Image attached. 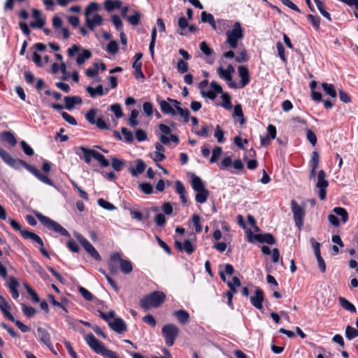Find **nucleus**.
<instances>
[{
  "label": "nucleus",
  "instance_id": "nucleus-1",
  "mask_svg": "<svg viewBox=\"0 0 358 358\" xmlns=\"http://www.w3.org/2000/svg\"><path fill=\"white\" fill-rule=\"evenodd\" d=\"M99 8V6L96 2L90 3L85 8L84 13L85 25L91 31H94L96 26H101L103 24V19L101 15L96 13L91 17L92 14L96 12Z\"/></svg>",
  "mask_w": 358,
  "mask_h": 358
},
{
  "label": "nucleus",
  "instance_id": "nucleus-2",
  "mask_svg": "<svg viewBox=\"0 0 358 358\" xmlns=\"http://www.w3.org/2000/svg\"><path fill=\"white\" fill-rule=\"evenodd\" d=\"M165 298L164 292L155 291L142 298L140 301V306L145 310L151 308H157L164 302Z\"/></svg>",
  "mask_w": 358,
  "mask_h": 358
},
{
  "label": "nucleus",
  "instance_id": "nucleus-3",
  "mask_svg": "<svg viewBox=\"0 0 358 358\" xmlns=\"http://www.w3.org/2000/svg\"><path fill=\"white\" fill-rule=\"evenodd\" d=\"M227 39L225 43L232 49L238 47V43L244 37L243 29L240 22L234 23L233 28L226 32Z\"/></svg>",
  "mask_w": 358,
  "mask_h": 358
},
{
  "label": "nucleus",
  "instance_id": "nucleus-4",
  "mask_svg": "<svg viewBox=\"0 0 358 358\" xmlns=\"http://www.w3.org/2000/svg\"><path fill=\"white\" fill-rule=\"evenodd\" d=\"M36 217L39 221L45 225L48 229L54 230L55 232H57L64 236L70 237V234L69 231L57 222L51 220L48 217L42 215L41 213H37Z\"/></svg>",
  "mask_w": 358,
  "mask_h": 358
},
{
  "label": "nucleus",
  "instance_id": "nucleus-5",
  "mask_svg": "<svg viewBox=\"0 0 358 358\" xmlns=\"http://www.w3.org/2000/svg\"><path fill=\"white\" fill-rule=\"evenodd\" d=\"M162 332L164 337L166 344L168 346H172L174 344L176 338L178 336L179 329L175 324H169L162 327Z\"/></svg>",
  "mask_w": 358,
  "mask_h": 358
},
{
  "label": "nucleus",
  "instance_id": "nucleus-6",
  "mask_svg": "<svg viewBox=\"0 0 358 358\" xmlns=\"http://www.w3.org/2000/svg\"><path fill=\"white\" fill-rule=\"evenodd\" d=\"M291 209L294 215V220L296 226L301 229L303 224V220L306 215L304 207H301L298 203L292 200L291 202Z\"/></svg>",
  "mask_w": 358,
  "mask_h": 358
},
{
  "label": "nucleus",
  "instance_id": "nucleus-7",
  "mask_svg": "<svg viewBox=\"0 0 358 358\" xmlns=\"http://www.w3.org/2000/svg\"><path fill=\"white\" fill-rule=\"evenodd\" d=\"M98 110L96 108H91L87 113L85 118L91 124H95L99 129H109V125L105 122L103 116L99 117L95 120Z\"/></svg>",
  "mask_w": 358,
  "mask_h": 358
},
{
  "label": "nucleus",
  "instance_id": "nucleus-8",
  "mask_svg": "<svg viewBox=\"0 0 358 358\" xmlns=\"http://www.w3.org/2000/svg\"><path fill=\"white\" fill-rule=\"evenodd\" d=\"M85 340L87 345L97 354L102 356L107 351V348L104 345L99 341L92 334H88L85 336Z\"/></svg>",
  "mask_w": 358,
  "mask_h": 358
},
{
  "label": "nucleus",
  "instance_id": "nucleus-9",
  "mask_svg": "<svg viewBox=\"0 0 358 358\" xmlns=\"http://www.w3.org/2000/svg\"><path fill=\"white\" fill-rule=\"evenodd\" d=\"M76 238L84 249L96 260H101V257L94 247L81 234H76Z\"/></svg>",
  "mask_w": 358,
  "mask_h": 358
},
{
  "label": "nucleus",
  "instance_id": "nucleus-10",
  "mask_svg": "<svg viewBox=\"0 0 358 358\" xmlns=\"http://www.w3.org/2000/svg\"><path fill=\"white\" fill-rule=\"evenodd\" d=\"M111 259L118 261L120 270L124 274H129L133 269L132 264L130 261L121 258V255L118 252L111 255Z\"/></svg>",
  "mask_w": 358,
  "mask_h": 358
},
{
  "label": "nucleus",
  "instance_id": "nucleus-11",
  "mask_svg": "<svg viewBox=\"0 0 358 358\" xmlns=\"http://www.w3.org/2000/svg\"><path fill=\"white\" fill-rule=\"evenodd\" d=\"M310 241L314 250L320 270L324 273L326 272V264L320 254V244L314 238H311Z\"/></svg>",
  "mask_w": 358,
  "mask_h": 358
},
{
  "label": "nucleus",
  "instance_id": "nucleus-12",
  "mask_svg": "<svg viewBox=\"0 0 358 358\" xmlns=\"http://www.w3.org/2000/svg\"><path fill=\"white\" fill-rule=\"evenodd\" d=\"M210 89L208 91L202 90L201 92V94L203 97H208L211 100H213L216 98L217 94H220L222 92V87L215 81H212L210 83Z\"/></svg>",
  "mask_w": 358,
  "mask_h": 358
},
{
  "label": "nucleus",
  "instance_id": "nucleus-13",
  "mask_svg": "<svg viewBox=\"0 0 358 358\" xmlns=\"http://www.w3.org/2000/svg\"><path fill=\"white\" fill-rule=\"evenodd\" d=\"M167 102L170 103L176 109L178 113L183 117L184 122L187 123L189 120L190 113L187 108H182L180 106V102L178 101L168 98Z\"/></svg>",
  "mask_w": 358,
  "mask_h": 358
},
{
  "label": "nucleus",
  "instance_id": "nucleus-14",
  "mask_svg": "<svg viewBox=\"0 0 358 358\" xmlns=\"http://www.w3.org/2000/svg\"><path fill=\"white\" fill-rule=\"evenodd\" d=\"M234 72V68L232 65H229L227 69H224L222 67H219L217 69V73L220 77L227 82H231L232 76L231 74ZM229 85L231 87H236V84L232 83H229Z\"/></svg>",
  "mask_w": 358,
  "mask_h": 358
},
{
  "label": "nucleus",
  "instance_id": "nucleus-15",
  "mask_svg": "<svg viewBox=\"0 0 358 358\" xmlns=\"http://www.w3.org/2000/svg\"><path fill=\"white\" fill-rule=\"evenodd\" d=\"M264 300L263 290L260 287H256L255 296H251L250 302L258 310L263 308L262 303Z\"/></svg>",
  "mask_w": 358,
  "mask_h": 358
},
{
  "label": "nucleus",
  "instance_id": "nucleus-16",
  "mask_svg": "<svg viewBox=\"0 0 358 358\" xmlns=\"http://www.w3.org/2000/svg\"><path fill=\"white\" fill-rule=\"evenodd\" d=\"M108 325L114 331L118 334L127 331V324L121 318H115L113 321L108 322Z\"/></svg>",
  "mask_w": 358,
  "mask_h": 358
},
{
  "label": "nucleus",
  "instance_id": "nucleus-17",
  "mask_svg": "<svg viewBox=\"0 0 358 358\" xmlns=\"http://www.w3.org/2000/svg\"><path fill=\"white\" fill-rule=\"evenodd\" d=\"M175 247L180 251L185 250L189 255L193 253L195 250V247L193 245L192 242L188 239L185 240L183 243H182L179 241L176 240Z\"/></svg>",
  "mask_w": 358,
  "mask_h": 358
},
{
  "label": "nucleus",
  "instance_id": "nucleus-18",
  "mask_svg": "<svg viewBox=\"0 0 358 358\" xmlns=\"http://www.w3.org/2000/svg\"><path fill=\"white\" fill-rule=\"evenodd\" d=\"M20 284L18 281L14 277H10L7 282V287H8L10 292L14 299H17L19 297V292L17 288Z\"/></svg>",
  "mask_w": 358,
  "mask_h": 358
},
{
  "label": "nucleus",
  "instance_id": "nucleus-19",
  "mask_svg": "<svg viewBox=\"0 0 358 358\" xmlns=\"http://www.w3.org/2000/svg\"><path fill=\"white\" fill-rule=\"evenodd\" d=\"M37 332L38 334L40 341L50 350H52L50 336L48 331L42 327H38Z\"/></svg>",
  "mask_w": 358,
  "mask_h": 358
},
{
  "label": "nucleus",
  "instance_id": "nucleus-20",
  "mask_svg": "<svg viewBox=\"0 0 358 358\" xmlns=\"http://www.w3.org/2000/svg\"><path fill=\"white\" fill-rule=\"evenodd\" d=\"M238 75L241 78V87H244L250 82V75L248 69L245 66H240L238 69Z\"/></svg>",
  "mask_w": 358,
  "mask_h": 358
},
{
  "label": "nucleus",
  "instance_id": "nucleus-21",
  "mask_svg": "<svg viewBox=\"0 0 358 358\" xmlns=\"http://www.w3.org/2000/svg\"><path fill=\"white\" fill-rule=\"evenodd\" d=\"M86 91L89 93L92 98H95L97 96H103L108 93V89L103 90V85H99L96 87L93 88L92 87L87 86Z\"/></svg>",
  "mask_w": 358,
  "mask_h": 358
},
{
  "label": "nucleus",
  "instance_id": "nucleus-22",
  "mask_svg": "<svg viewBox=\"0 0 358 358\" xmlns=\"http://www.w3.org/2000/svg\"><path fill=\"white\" fill-rule=\"evenodd\" d=\"M21 235L23 237V238L30 240L33 242H36L41 246H43V240L36 234L26 229L21 231Z\"/></svg>",
  "mask_w": 358,
  "mask_h": 358
},
{
  "label": "nucleus",
  "instance_id": "nucleus-23",
  "mask_svg": "<svg viewBox=\"0 0 358 358\" xmlns=\"http://www.w3.org/2000/svg\"><path fill=\"white\" fill-rule=\"evenodd\" d=\"M253 238L259 243H266L269 245L275 243V238L271 234H257L254 235Z\"/></svg>",
  "mask_w": 358,
  "mask_h": 358
},
{
  "label": "nucleus",
  "instance_id": "nucleus-24",
  "mask_svg": "<svg viewBox=\"0 0 358 358\" xmlns=\"http://www.w3.org/2000/svg\"><path fill=\"white\" fill-rule=\"evenodd\" d=\"M32 15L36 21L31 22L30 23V26L33 28H42L45 24V20L41 16V11L36 9H33Z\"/></svg>",
  "mask_w": 358,
  "mask_h": 358
},
{
  "label": "nucleus",
  "instance_id": "nucleus-25",
  "mask_svg": "<svg viewBox=\"0 0 358 358\" xmlns=\"http://www.w3.org/2000/svg\"><path fill=\"white\" fill-rule=\"evenodd\" d=\"M145 168L146 164L141 159H137L136 161V166L134 167H130L129 170L132 176L136 177L143 173Z\"/></svg>",
  "mask_w": 358,
  "mask_h": 358
},
{
  "label": "nucleus",
  "instance_id": "nucleus-26",
  "mask_svg": "<svg viewBox=\"0 0 358 358\" xmlns=\"http://www.w3.org/2000/svg\"><path fill=\"white\" fill-rule=\"evenodd\" d=\"M161 110L164 114H170L173 116L176 115L178 113L176 109L170 103L166 101L162 100L159 102Z\"/></svg>",
  "mask_w": 358,
  "mask_h": 358
},
{
  "label": "nucleus",
  "instance_id": "nucleus-27",
  "mask_svg": "<svg viewBox=\"0 0 358 358\" xmlns=\"http://www.w3.org/2000/svg\"><path fill=\"white\" fill-rule=\"evenodd\" d=\"M65 108L68 110L72 109L75 105L80 104L82 103V99L79 96H65Z\"/></svg>",
  "mask_w": 358,
  "mask_h": 358
},
{
  "label": "nucleus",
  "instance_id": "nucleus-28",
  "mask_svg": "<svg viewBox=\"0 0 358 358\" xmlns=\"http://www.w3.org/2000/svg\"><path fill=\"white\" fill-rule=\"evenodd\" d=\"M121 6L122 1L120 0H106L104 2V8L108 12L119 9Z\"/></svg>",
  "mask_w": 358,
  "mask_h": 358
},
{
  "label": "nucleus",
  "instance_id": "nucleus-29",
  "mask_svg": "<svg viewBox=\"0 0 358 358\" xmlns=\"http://www.w3.org/2000/svg\"><path fill=\"white\" fill-rule=\"evenodd\" d=\"M80 150L83 152L82 159L85 161V163L90 164L92 161V159H94V152H96V151L85 147H80Z\"/></svg>",
  "mask_w": 358,
  "mask_h": 358
},
{
  "label": "nucleus",
  "instance_id": "nucleus-30",
  "mask_svg": "<svg viewBox=\"0 0 358 358\" xmlns=\"http://www.w3.org/2000/svg\"><path fill=\"white\" fill-rule=\"evenodd\" d=\"M338 301L340 303L341 306L343 309L353 313H355L357 312L355 306L344 297L339 296Z\"/></svg>",
  "mask_w": 358,
  "mask_h": 358
},
{
  "label": "nucleus",
  "instance_id": "nucleus-31",
  "mask_svg": "<svg viewBox=\"0 0 358 358\" xmlns=\"http://www.w3.org/2000/svg\"><path fill=\"white\" fill-rule=\"evenodd\" d=\"M191 185L195 192L205 188L204 183L202 180L194 174H192V176Z\"/></svg>",
  "mask_w": 358,
  "mask_h": 358
},
{
  "label": "nucleus",
  "instance_id": "nucleus-32",
  "mask_svg": "<svg viewBox=\"0 0 358 358\" xmlns=\"http://www.w3.org/2000/svg\"><path fill=\"white\" fill-rule=\"evenodd\" d=\"M209 196V191L206 188L196 191L195 200L199 203H205Z\"/></svg>",
  "mask_w": 358,
  "mask_h": 358
},
{
  "label": "nucleus",
  "instance_id": "nucleus-33",
  "mask_svg": "<svg viewBox=\"0 0 358 358\" xmlns=\"http://www.w3.org/2000/svg\"><path fill=\"white\" fill-rule=\"evenodd\" d=\"M173 315L178 319L181 324H185L189 321V313L184 310H176Z\"/></svg>",
  "mask_w": 358,
  "mask_h": 358
},
{
  "label": "nucleus",
  "instance_id": "nucleus-34",
  "mask_svg": "<svg viewBox=\"0 0 358 358\" xmlns=\"http://www.w3.org/2000/svg\"><path fill=\"white\" fill-rule=\"evenodd\" d=\"M333 212L341 218V222L345 224L348 220V213L347 210L342 207H336L333 209Z\"/></svg>",
  "mask_w": 358,
  "mask_h": 358
},
{
  "label": "nucleus",
  "instance_id": "nucleus-35",
  "mask_svg": "<svg viewBox=\"0 0 358 358\" xmlns=\"http://www.w3.org/2000/svg\"><path fill=\"white\" fill-rule=\"evenodd\" d=\"M1 138L11 146H15L17 144V141L15 136L10 131L2 132L1 134Z\"/></svg>",
  "mask_w": 358,
  "mask_h": 358
},
{
  "label": "nucleus",
  "instance_id": "nucleus-36",
  "mask_svg": "<svg viewBox=\"0 0 358 358\" xmlns=\"http://www.w3.org/2000/svg\"><path fill=\"white\" fill-rule=\"evenodd\" d=\"M326 173L323 170H320L317 173V187H327L328 181L325 179Z\"/></svg>",
  "mask_w": 358,
  "mask_h": 358
},
{
  "label": "nucleus",
  "instance_id": "nucleus-37",
  "mask_svg": "<svg viewBox=\"0 0 358 358\" xmlns=\"http://www.w3.org/2000/svg\"><path fill=\"white\" fill-rule=\"evenodd\" d=\"M315 3L317 9L322 15L326 17L329 22L331 21V17L330 14L325 10L324 3L321 0H313Z\"/></svg>",
  "mask_w": 358,
  "mask_h": 358
},
{
  "label": "nucleus",
  "instance_id": "nucleus-38",
  "mask_svg": "<svg viewBox=\"0 0 358 358\" xmlns=\"http://www.w3.org/2000/svg\"><path fill=\"white\" fill-rule=\"evenodd\" d=\"M92 57V53L89 50H83L82 53H80L76 59L78 65H82L85 62Z\"/></svg>",
  "mask_w": 358,
  "mask_h": 358
},
{
  "label": "nucleus",
  "instance_id": "nucleus-39",
  "mask_svg": "<svg viewBox=\"0 0 358 358\" xmlns=\"http://www.w3.org/2000/svg\"><path fill=\"white\" fill-rule=\"evenodd\" d=\"M322 87L326 94L330 96L332 98H335L336 96V91L332 84L323 83H322Z\"/></svg>",
  "mask_w": 358,
  "mask_h": 358
},
{
  "label": "nucleus",
  "instance_id": "nucleus-40",
  "mask_svg": "<svg viewBox=\"0 0 358 358\" xmlns=\"http://www.w3.org/2000/svg\"><path fill=\"white\" fill-rule=\"evenodd\" d=\"M0 157L3 162L8 165L13 166L15 160L10 156V155L0 147Z\"/></svg>",
  "mask_w": 358,
  "mask_h": 358
},
{
  "label": "nucleus",
  "instance_id": "nucleus-41",
  "mask_svg": "<svg viewBox=\"0 0 358 358\" xmlns=\"http://www.w3.org/2000/svg\"><path fill=\"white\" fill-rule=\"evenodd\" d=\"M21 308H22V311L23 314L29 318L33 317L37 313V310L36 308H34L31 306H26L24 303L21 304Z\"/></svg>",
  "mask_w": 358,
  "mask_h": 358
},
{
  "label": "nucleus",
  "instance_id": "nucleus-42",
  "mask_svg": "<svg viewBox=\"0 0 358 358\" xmlns=\"http://www.w3.org/2000/svg\"><path fill=\"white\" fill-rule=\"evenodd\" d=\"M221 98L222 100L221 106L227 110H231L232 108V104L230 95L227 93H223Z\"/></svg>",
  "mask_w": 358,
  "mask_h": 358
},
{
  "label": "nucleus",
  "instance_id": "nucleus-43",
  "mask_svg": "<svg viewBox=\"0 0 358 358\" xmlns=\"http://www.w3.org/2000/svg\"><path fill=\"white\" fill-rule=\"evenodd\" d=\"M10 306L8 305V302L4 303L3 305L0 306V309L2 311L4 316L10 321L15 322V318L12 315V314L10 313Z\"/></svg>",
  "mask_w": 358,
  "mask_h": 358
},
{
  "label": "nucleus",
  "instance_id": "nucleus-44",
  "mask_svg": "<svg viewBox=\"0 0 358 358\" xmlns=\"http://www.w3.org/2000/svg\"><path fill=\"white\" fill-rule=\"evenodd\" d=\"M125 166V162L122 159L116 157L112 158V167L116 171H120Z\"/></svg>",
  "mask_w": 358,
  "mask_h": 358
},
{
  "label": "nucleus",
  "instance_id": "nucleus-45",
  "mask_svg": "<svg viewBox=\"0 0 358 358\" xmlns=\"http://www.w3.org/2000/svg\"><path fill=\"white\" fill-rule=\"evenodd\" d=\"M159 139H160L161 143L164 145L169 144L170 141H171L176 143H179V138L178 136H176L175 134H171L170 138L166 136L165 135H161Z\"/></svg>",
  "mask_w": 358,
  "mask_h": 358
},
{
  "label": "nucleus",
  "instance_id": "nucleus-46",
  "mask_svg": "<svg viewBox=\"0 0 358 358\" xmlns=\"http://www.w3.org/2000/svg\"><path fill=\"white\" fill-rule=\"evenodd\" d=\"M138 111L136 109H134L131 110V114H130V117L128 120V124L132 127H135L136 126H137L138 124V120H136L137 117H138Z\"/></svg>",
  "mask_w": 358,
  "mask_h": 358
},
{
  "label": "nucleus",
  "instance_id": "nucleus-47",
  "mask_svg": "<svg viewBox=\"0 0 358 358\" xmlns=\"http://www.w3.org/2000/svg\"><path fill=\"white\" fill-rule=\"evenodd\" d=\"M233 116L234 117H240L241 118L240 120V124H245V120L243 117V110H242V107H241V104H237L234 106Z\"/></svg>",
  "mask_w": 358,
  "mask_h": 358
},
{
  "label": "nucleus",
  "instance_id": "nucleus-48",
  "mask_svg": "<svg viewBox=\"0 0 358 358\" xmlns=\"http://www.w3.org/2000/svg\"><path fill=\"white\" fill-rule=\"evenodd\" d=\"M345 336L348 340H352L355 337L358 336L357 329L348 325L345 329Z\"/></svg>",
  "mask_w": 358,
  "mask_h": 358
},
{
  "label": "nucleus",
  "instance_id": "nucleus-49",
  "mask_svg": "<svg viewBox=\"0 0 358 358\" xmlns=\"http://www.w3.org/2000/svg\"><path fill=\"white\" fill-rule=\"evenodd\" d=\"M94 159L96 160H97L100 165L102 166V167H107L109 166V162L108 159H106V157L101 153L98 152L96 151V152H94Z\"/></svg>",
  "mask_w": 358,
  "mask_h": 358
},
{
  "label": "nucleus",
  "instance_id": "nucleus-50",
  "mask_svg": "<svg viewBox=\"0 0 358 358\" xmlns=\"http://www.w3.org/2000/svg\"><path fill=\"white\" fill-rule=\"evenodd\" d=\"M192 224L194 227L195 231L199 233L202 230V226L201 224V217L199 215H194L192 218Z\"/></svg>",
  "mask_w": 358,
  "mask_h": 358
},
{
  "label": "nucleus",
  "instance_id": "nucleus-51",
  "mask_svg": "<svg viewBox=\"0 0 358 358\" xmlns=\"http://www.w3.org/2000/svg\"><path fill=\"white\" fill-rule=\"evenodd\" d=\"M222 152V149L221 147L217 146L213 150L212 156L210 159V162L211 164L215 163L218 158L220 157Z\"/></svg>",
  "mask_w": 358,
  "mask_h": 358
},
{
  "label": "nucleus",
  "instance_id": "nucleus-52",
  "mask_svg": "<svg viewBox=\"0 0 358 358\" xmlns=\"http://www.w3.org/2000/svg\"><path fill=\"white\" fill-rule=\"evenodd\" d=\"M78 292L82 295V296L88 301H92L94 299L92 294L83 287H79Z\"/></svg>",
  "mask_w": 358,
  "mask_h": 358
},
{
  "label": "nucleus",
  "instance_id": "nucleus-53",
  "mask_svg": "<svg viewBox=\"0 0 358 358\" xmlns=\"http://www.w3.org/2000/svg\"><path fill=\"white\" fill-rule=\"evenodd\" d=\"M141 13L138 11H134L133 15L127 17L128 22L132 25H138L140 22Z\"/></svg>",
  "mask_w": 358,
  "mask_h": 358
},
{
  "label": "nucleus",
  "instance_id": "nucleus-54",
  "mask_svg": "<svg viewBox=\"0 0 358 358\" xmlns=\"http://www.w3.org/2000/svg\"><path fill=\"white\" fill-rule=\"evenodd\" d=\"M97 203L99 206L104 209L108 210H113L114 209H115V207L113 203L104 200L103 199H99Z\"/></svg>",
  "mask_w": 358,
  "mask_h": 358
},
{
  "label": "nucleus",
  "instance_id": "nucleus-55",
  "mask_svg": "<svg viewBox=\"0 0 358 358\" xmlns=\"http://www.w3.org/2000/svg\"><path fill=\"white\" fill-rule=\"evenodd\" d=\"M276 48L278 50V55L282 59L284 63H287V58L285 55V48L281 42L278 41L276 43Z\"/></svg>",
  "mask_w": 358,
  "mask_h": 358
},
{
  "label": "nucleus",
  "instance_id": "nucleus-56",
  "mask_svg": "<svg viewBox=\"0 0 358 358\" xmlns=\"http://www.w3.org/2000/svg\"><path fill=\"white\" fill-rule=\"evenodd\" d=\"M307 18L310 20L313 27L318 30L320 29V18L311 14L307 15Z\"/></svg>",
  "mask_w": 358,
  "mask_h": 358
},
{
  "label": "nucleus",
  "instance_id": "nucleus-57",
  "mask_svg": "<svg viewBox=\"0 0 358 358\" xmlns=\"http://www.w3.org/2000/svg\"><path fill=\"white\" fill-rule=\"evenodd\" d=\"M24 286L27 292L31 296L33 301L36 303L39 302L40 299L36 292L27 283H24Z\"/></svg>",
  "mask_w": 358,
  "mask_h": 358
},
{
  "label": "nucleus",
  "instance_id": "nucleus-58",
  "mask_svg": "<svg viewBox=\"0 0 358 358\" xmlns=\"http://www.w3.org/2000/svg\"><path fill=\"white\" fill-rule=\"evenodd\" d=\"M140 189L146 194H150L153 192V187L148 182H143L139 185Z\"/></svg>",
  "mask_w": 358,
  "mask_h": 358
},
{
  "label": "nucleus",
  "instance_id": "nucleus-59",
  "mask_svg": "<svg viewBox=\"0 0 358 358\" xmlns=\"http://www.w3.org/2000/svg\"><path fill=\"white\" fill-rule=\"evenodd\" d=\"M189 69L188 64L182 59H179L177 64V70L180 73H186Z\"/></svg>",
  "mask_w": 358,
  "mask_h": 358
},
{
  "label": "nucleus",
  "instance_id": "nucleus-60",
  "mask_svg": "<svg viewBox=\"0 0 358 358\" xmlns=\"http://www.w3.org/2000/svg\"><path fill=\"white\" fill-rule=\"evenodd\" d=\"M306 138L313 146L316 145L317 136L310 129H306Z\"/></svg>",
  "mask_w": 358,
  "mask_h": 358
},
{
  "label": "nucleus",
  "instance_id": "nucleus-61",
  "mask_svg": "<svg viewBox=\"0 0 358 358\" xmlns=\"http://www.w3.org/2000/svg\"><path fill=\"white\" fill-rule=\"evenodd\" d=\"M110 110L115 113V115L117 118H120L122 117L123 113L122 111L121 106L118 103H115L110 106Z\"/></svg>",
  "mask_w": 358,
  "mask_h": 358
},
{
  "label": "nucleus",
  "instance_id": "nucleus-62",
  "mask_svg": "<svg viewBox=\"0 0 358 358\" xmlns=\"http://www.w3.org/2000/svg\"><path fill=\"white\" fill-rule=\"evenodd\" d=\"M121 132L124 137V140L127 143H131L134 140V136L131 131H129L127 128L122 127Z\"/></svg>",
  "mask_w": 358,
  "mask_h": 358
},
{
  "label": "nucleus",
  "instance_id": "nucleus-63",
  "mask_svg": "<svg viewBox=\"0 0 358 358\" xmlns=\"http://www.w3.org/2000/svg\"><path fill=\"white\" fill-rule=\"evenodd\" d=\"M201 20L203 22L212 24L215 20V18L212 14L208 13L206 11H203L201 15Z\"/></svg>",
  "mask_w": 358,
  "mask_h": 358
},
{
  "label": "nucleus",
  "instance_id": "nucleus-64",
  "mask_svg": "<svg viewBox=\"0 0 358 358\" xmlns=\"http://www.w3.org/2000/svg\"><path fill=\"white\" fill-rule=\"evenodd\" d=\"M106 50L109 53H110L112 55L116 54L118 51L117 43L115 41H112L109 42V43L107 45Z\"/></svg>",
  "mask_w": 358,
  "mask_h": 358
}]
</instances>
